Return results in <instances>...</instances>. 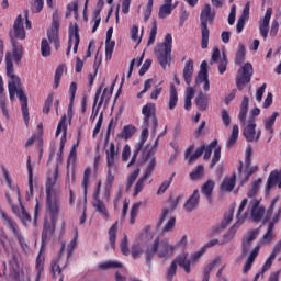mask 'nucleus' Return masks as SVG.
I'll return each instance as SVG.
<instances>
[{"instance_id":"18","label":"nucleus","mask_w":281,"mask_h":281,"mask_svg":"<svg viewBox=\"0 0 281 281\" xmlns=\"http://www.w3.org/2000/svg\"><path fill=\"white\" fill-rule=\"evenodd\" d=\"M102 188V181H99L97 184V191L94 193V202L93 207L95 212L103 218L104 221H109L111 218V214L109 213V209H106V205L104 202L100 200V189Z\"/></svg>"},{"instance_id":"54","label":"nucleus","mask_w":281,"mask_h":281,"mask_svg":"<svg viewBox=\"0 0 281 281\" xmlns=\"http://www.w3.org/2000/svg\"><path fill=\"white\" fill-rule=\"evenodd\" d=\"M131 38L136 43V45H139L142 43V34L139 35V26L134 24L131 29Z\"/></svg>"},{"instance_id":"23","label":"nucleus","mask_w":281,"mask_h":281,"mask_svg":"<svg viewBox=\"0 0 281 281\" xmlns=\"http://www.w3.org/2000/svg\"><path fill=\"white\" fill-rule=\"evenodd\" d=\"M273 14V9L268 8L266 10L263 19L259 21V32L265 41L269 36V23H271V15Z\"/></svg>"},{"instance_id":"61","label":"nucleus","mask_w":281,"mask_h":281,"mask_svg":"<svg viewBox=\"0 0 281 281\" xmlns=\"http://www.w3.org/2000/svg\"><path fill=\"white\" fill-rule=\"evenodd\" d=\"M146 178L145 176L140 177L139 180L136 182L135 184V189H134V196H137V194H139V192H142L144 190V186H146Z\"/></svg>"},{"instance_id":"3","label":"nucleus","mask_w":281,"mask_h":281,"mask_svg":"<svg viewBox=\"0 0 281 281\" xmlns=\"http://www.w3.org/2000/svg\"><path fill=\"white\" fill-rule=\"evenodd\" d=\"M106 153V178L104 181V195L109 200L111 196V191L113 190V183H115V175H117V149L115 144L111 143L110 147L105 150Z\"/></svg>"},{"instance_id":"63","label":"nucleus","mask_w":281,"mask_h":281,"mask_svg":"<svg viewBox=\"0 0 281 281\" xmlns=\"http://www.w3.org/2000/svg\"><path fill=\"white\" fill-rule=\"evenodd\" d=\"M176 223L177 218L170 217L162 228V234H168V232H172V229H175Z\"/></svg>"},{"instance_id":"30","label":"nucleus","mask_w":281,"mask_h":281,"mask_svg":"<svg viewBox=\"0 0 281 281\" xmlns=\"http://www.w3.org/2000/svg\"><path fill=\"white\" fill-rule=\"evenodd\" d=\"M249 12H250V3L247 2L245 4L243 13L238 18V21H237V24H236L237 34H240L243 32V30H245V23H246V21H249Z\"/></svg>"},{"instance_id":"53","label":"nucleus","mask_w":281,"mask_h":281,"mask_svg":"<svg viewBox=\"0 0 281 281\" xmlns=\"http://www.w3.org/2000/svg\"><path fill=\"white\" fill-rule=\"evenodd\" d=\"M203 254H205V248H201L196 252L191 254L190 259H188L190 262V267H194L196 262L201 260V256H203Z\"/></svg>"},{"instance_id":"41","label":"nucleus","mask_w":281,"mask_h":281,"mask_svg":"<svg viewBox=\"0 0 281 281\" xmlns=\"http://www.w3.org/2000/svg\"><path fill=\"white\" fill-rule=\"evenodd\" d=\"M122 267H123L122 262L117 260H108L99 263L98 266V268L101 269V271H106L109 269H122Z\"/></svg>"},{"instance_id":"29","label":"nucleus","mask_w":281,"mask_h":281,"mask_svg":"<svg viewBox=\"0 0 281 281\" xmlns=\"http://www.w3.org/2000/svg\"><path fill=\"white\" fill-rule=\"evenodd\" d=\"M259 254H260V245H257L249 252V256L243 268V273H249V271H251V267L254 266V262L256 261V258H258Z\"/></svg>"},{"instance_id":"34","label":"nucleus","mask_w":281,"mask_h":281,"mask_svg":"<svg viewBox=\"0 0 281 281\" xmlns=\"http://www.w3.org/2000/svg\"><path fill=\"white\" fill-rule=\"evenodd\" d=\"M178 103H179V93H177V88H175V85H171L169 90L168 109L170 111L175 110Z\"/></svg>"},{"instance_id":"12","label":"nucleus","mask_w":281,"mask_h":281,"mask_svg":"<svg viewBox=\"0 0 281 281\" xmlns=\"http://www.w3.org/2000/svg\"><path fill=\"white\" fill-rule=\"evenodd\" d=\"M251 76H254V66L251 63H246L237 74L236 85L239 91H243L244 87L251 82Z\"/></svg>"},{"instance_id":"33","label":"nucleus","mask_w":281,"mask_h":281,"mask_svg":"<svg viewBox=\"0 0 281 281\" xmlns=\"http://www.w3.org/2000/svg\"><path fill=\"white\" fill-rule=\"evenodd\" d=\"M236 186V173H233L231 177L224 178L221 190L222 192H232Z\"/></svg>"},{"instance_id":"10","label":"nucleus","mask_w":281,"mask_h":281,"mask_svg":"<svg viewBox=\"0 0 281 281\" xmlns=\"http://www.w3.org/2000/svg\"><path fill=\"white\" fill-rule=\"evenodd\" d=\"M1 218L3 221V224L8 226V228L12 232L13 236L16 237V240L20 245V247L25 251L27 244L25 243V238H23V235L21 234V231L19 229V225L12 217L8 216L5 212L1 211Z\"/></svg>"},{"instance_id":"14","label":"nucleus","mask_w":281,"mask_h":281,"mask_svg":"<svg viewBox=\"0 0 281 281\" xmlns=\"http://www.w3.org/2000/svg\"><path fill=\"white\" fill-rule=\"evenodd\" d=\"M63 251H65V244L61 245L60 255L50 263V273L54 280L63 281V270L67 268V260L63 258Z\"/></svg>"},{"instance_id":"2","label":"nucleus","mask_w":281,"mask_h":281,"mask_svg":"<svg viewBox=\"0 0 281 281\" xmlns=\"http://www.w3.org/2000/svg\"><path fill=\"white\" fill-rule=\"evenodd\" d=\"M58 177V166H56L53 176L46 180V210L48 211L53 227H56L60 212V187L56 184Z\"/></svg>"},{"instance_id":"45","label":"nucleus","mask_w":281,"mask_h":281,"mask_svg":"<svg viewBox=\"0 0 281 281\" xmlns=\"http://www.w3.org/2000/svg\"><path fill=\"white\" fill-rule=\"evenodd\" d=\"M261 183H262V179H258V180L252 182L250 189L247 192L248 199H251V201H252V199H256L254 196H256V194H258Z\"/></svg>"},{"instance_id":"39","label":"nucleus","mask_w":281,"mask_h":281,"mask_svg":"<svg viewBox=\"0 0 281 281\" xmlns=\"http://www.w3.org/2000/svg\"><path fill=\"white\" fill-rule=\"evenodd\" d=\"M238 170H239V177L241 178V186H243V183H247L249 181V177H251L254 172L258 171V167L255 166V167L246 168V170L243 171V166H240Z\"/></svg>"},{"instance_id":"5","label":"nucleus","mask_w":281,"mask_h":281,"mask_svg":"<svg viewBox=\"0 0 281 281\" xmlns=\"http://www.w3.org/2000/svg\"><path fill=\"white\" fill-rule=\"evenodd\" d=\"M175 249L177 246L170 245L168 240L159 241V237H157L151 245H149L145 251L146 260L148 263L153 260L155 255L158 258L168 259L172 254H175Z\"/></svg>"},{"instance_id":"37","label":"nucleus","mask_w":281,"mask_h":281,"mask_svg":"<svg viewBox=\"0 0 281 281\" xmlns=\"http://www.w3.org/2000/svg\"><path fill=\"white\" fill-rule=\"evenodd\" d=\"M238 135H240V128L238 125H233L231 135L226 142V148H232L233 146H236V143L238 142Z\"/></svg>"},{"instance_id":"13","label":"nucleus","mask_w":281,"mask_h":281,"mask_svg":"<svg viewBox=\"0 0 281 281\" xmlns=\"http://www.w3.org/2000/svg\"><path fill=\"white\" fill-rule=\"evenodd\" d=\"M177 265H179V267H182L186 273H190L191 269L190 260H188V252H182L171 262L167 273L168 280H172V278H175V276L177 274Z\"/></svg>"},{"instance_id":"32","label":"nucleus","mask_w":281,"mask_h":281,"mask_svg":"<svg viewBox=\"0 0 281 281\" xmlns=\"http://www.w3.org/2000/svg\"><path fill=\"white\" fill-rule=\"evenodd\" d=\"M249 111V98L244 97L241 104H240V111L238 114V120L240 122V124H246L247 123V113Z\"/></svg>"},{"instance_id":"43","label":"nucleus","mask_w":281,"mask_h":281,"mask_svg":"<svg viewBox=\"0 0 281 281\" xmlns=\"http://www.w3.org/2000/svg\"><path fill=\"white\" fill-rule=\"evenodd\" d=\"M136 131L137 130L135 128V126L126 125L123 127L122 132L119 134V137H121L122 139H131V137L135 135Z\"/></svg>"},{"instance_id":"19","label":"nucleus","mask_w":281,"mask_h":281,"mask_svg":"<svg viewBox=\"0 0 281 281\" xmlns=\"http://www.w3.org/2000/svg\"><path fill=\"white\" fill-rule=\"evenodd\" d=\"M78 45H80V34L78 31V24L70 23L69 25V40L66 55L69 56L72 47L74 54H78Z\"/></svg>"},{"instance_id":"25","label":"nucleus","mask_w":281,"mask_h":281,"mask_svg":"<svg viewBox=\"0 0 281 281\" xmlns=\"http://www.w3.org/2000/svg\"><path fill=\"white\" fill-rule=\"evenodd\" d=\"M15 95L20 100L23 120L25 122V125L27 126L30 124V110L27 109V95H25V92L23 90L15 92Z\"/></svg>"},{"instance_id":"56","label":"nucleus","mask_w":281,"mask_h":281,"mask_svg":"<svg viewBox=\"0 0 281 281\" xmlns=\"http://www.w3.org/2000/svg\"><path fill=\"white\" fill-rule=\"evenodd\" d=\"M172 10H175V7L169 4H162L159 9V18L166 19V16H170V14H172Z\"/></svg>"},{"instance_id":"51","label":"nucleus","mask_w":281,"mask_h":281,"mask_svg":"<svg viewBox=\"0 0 281 281\" xmlns=\"http://www.w3.org/2000/svg\"><path fill=\"white\" fill-rule=\"evenodd\" d=\"M170 206H171V210H169V209H164L162 210V213L160 215V220L158 222V227L161 226L164 221H166V218H168V216H170V214H172V211L177 207V202H171Z\"/></svg>"},{"instance_id":"31","label":"nucleus","mask_w":281,"mask_h":281,"mask_svg":"<svg viewBox=\"0 0 281 281\" xmlns=\"http://www.w3.org/2000/svg\"><path fill=\"white\" fill-rule=\"evenodd\" d=\"M200 199H201V195L199 193V190H194L192 195L189 198V200L184 204L186 212H192L193 210H196V207H199Z\"/></svg>"},{"instance_id":"26","label":"nucleus","mask_w":281,"mask_h":281,"mask_svg":"<svg viewBox=\"0 0 281 281\" xmlns=\"http://www.w3.org/2000/svg\"><path fill=\"white\" fill-rule=\"evenodd\" d=\"M212 61L220 63V65H218L220 74L227 71V55H225V53H223V55L221 57V50L218 48L213 49Z\"/></svg>"},{"instance_id":"17","label":"nucleus","mask_w":281,"mask_h":281,"mask_svg":"<svg viewBox=\"0 0 281 281\" xmlns=\"http://www.w3.org/2000/svg\"><path fill=\"white\" fill-rule=\"evenodd\" d=\"M243 126V135L248 142H258L260 139L262 132L260 130L256 131V119L254 116L249 117Z\"/></svg>"},{"instance_id":"7","label":"nucleus","mask_w":281,"mask_h":281,"mask_svg":"<svg viewBox=\"0 0 281 281\" xmlns=\"http://www.w3.org/2000/svg\"><path fill=\"white\" fill-rule=\"evenodd\" d=\"M5 65H7V76L9 78L8 89L9 98L11 102H14L18 91H23V85L21 83V78L14 75V64H12V54L8 52L5 54Z\"/></svg>"},{"instance_id":"44","label":"nucleus","mask_w":281,"mask_h":281,"mask_svg":"<svg viewBox=\"0 0 281 281\" xmlns=\"http://www.w3.org/2000/svg\"><path fill=\"white\" fill-rule=\"evenodd\" d=\"M221 263V257H215L214 260L209 263V266L204 269V277L202 281H210V273H212V270L216 265Z\"/></svg>"},{"instance_id":"47","label":"nucleus","mask_w":281,"mask_h":281,"mask_svg":"<svg viewBox=\"0 0 281 281\" xmlns=\"http://www.w3.org/2000/svg\"><path fill=\"white\" fill-rule=\"evenodd\" d=\"M117 238V222L109 229V240L112 249H115V240Z\"/></svg>"},{"instance_id":"27","label":"nucleus","mask_w":281,"mask_h":281,"mask_svg":"<svg viewBox=\"0 0 281 281\" xmlns=\"http://www.w3.org/2000/svg\"><path fill=\"white\" fill-rule=\"evenodd\" d=\"M279 115L280 113L273 112L271 116L263 120L265 133L266 135H268L267 142H271V139H273V124H276V120L278 119Z\"/></svg>"},{"instance_id":"4","label":"nucleus","mask_w":281,"mask_h":281,"mask_svg":"<svg viewBox=\"0 0 281 281\" xmlns=\"http://www.w3.org/2000/svg\"><path fill=\"white\" fill-rule=\"evenodd\" d=\"M10 37L13 48V58L15 63H20L21 58H23V46L16 42V38L19 41H25V26L21 15H18L15 19L13 30L10 32Z\"/></svg>"},{"instance_id":"16","label":"nucleus","mask_w":281,"mask_h":281,"mask_svg":"<svg viewBox=\"0 0 281 281\" xmlns=\"http://www.w3.org/2000/svg\"><path fill=\"white\" fill-rule=\"evenodd\" d=\"M61 135L60 137V146L59 150L57 151V161H63V150L65 149V144H67V115L64 114L60 119L57 130H56V137Z\"/></svg>"},{"instance_id":"46","label":"nucleus","mask_w":281,"mask_h":281,"mask_svg":"<svg viewBox=\"0 0 281 281\" xmlns=\"http://www.w3.org/2000/svg\"><path fill=\"white\" fill-rule=\"evenodd\" d=\"M90 179H91V168H86L83 172V179L81 182V188H83L85 199H87V188H89Z\"/></svg>"},{"instance_id":"22","label":"nucleus","mask_w":281,"mask_h":281,"mask_svg":"<svg viewBox=\"0 0 281 281\" xmlns=\"http://www.w3.org/2000/svg\"><path fill=\"white\" fill-rule=\"evenodd\" d=\"M260 234V228H255L251 231H248L243 238V254L241 256H247L249 251H251V245H254V240L258 238V235Z\"/></svg>"},{"instance_id":"52","label":"nucleus","mask_w":281,"mask_h":281,"mask_svg":"<svg viewBox=\"0 0 281 281\" xmlns=\"http://www.w3.org/2000/svg\"><path fill=\"white\" fill-rule=\"evenodd\" d=\"M233 218H234V209H229L224 214V220L221 223V228L225 229V227H227V225L232 223Z\"/></svg>"},{"instance_id":"15","label":"nucleus","mask_w":281,"mask_h":281,"mask_svg":"<svg viewBox=\"0 0 281 281\" xmlns=\"http://www.w3.org/2000/svg\"><path fill=\"white\" fill-rule=\"evenodd\" d=\"M195 89H202L204 93L210 91V75L207 74V61H202L198 76L195 77Z\"/></svg>"},{"instance_id":"60","label":"nucleus","mask_w":281,"mask_h":281,"mask_svg":"<svg viewBox=\"0 0 281 281\" xmlns=\"http://www.w3.org/2000/svg\"><path fill=\"white\" fill-rule=\"evenodd\" d=\"M140 205H142V203L133 204V206L131 209V213H130V223H131V225H134L135 218H137V214L139 212Z\"/></svg>"},{"instance_id":"50","label":"nucleus","mask_w":281,"mask_h":281,"mask_svg":"<svg viewBox=\"0 0 281 281\" xmlns=\"http://www.w3.org/2000/svg\"><path fill=\"white\" fill-rule=\"evenodd\" d=\"M63 74H65V66H58L56 71H55V78H54V89H58L60 86V79L63 78Z\"/></svg>"},{"instance_id":"64","label":"nucleus","mask_w":281,"mask_h":281,"mask_svg":"<svg viewBox=\"0 0 281 281\" xmlns=\"http://www.w3.org/2000/svg\"><path fill=\"white\" fill-rule=\"evenodd\" d=\"M142 254H144V249L142 248L140 244H134L132 246V256L134 259L140 258Z\"/></svg>"},{"instance_id":"49","label":"nucleus","mask_w":281,"mask_h":281,"mask_svg":"<svg viewBox=\"0 0 281 281\" xmlns=\"http://www.w3.org/2000/svg\"><path fill=\"white\" fill-rule=\"evenodd\" d=\"M41 54L43 58H48V56H52V46H49V42L46 38L42 40Z\"/></svg>"},{"instance_id":"6","label":"nucleus","mask_w":281,"mask_h":281,"mask_svg":"<svg viewBox=\"0 0 281 281\" xmlns=\"http://www.w3.org/2000/svg\"><path fill=\"white\" fill-rule=\"evenodd\" d=\"M214 19H216V11L212 10L210 3H206L201 11L200 21H201V33H202V49H207V45L210 43V29L207 25H212L214 23Z\"/></svg>"},{"instance_id":"55","label":"nucleus","mask_w":281,"mask_h":281,"mask_svg":"<svg viewBox=\"0 0 281 281\" xmlns=\"http://www.w3.org/2000/svg\"><path fill=\"white\" fill-rule=\"evenodd\" d=\"M245 45L239 44V48L236 53V57H235V63L236 65H243V63H245Z\"/></svg>"},{"instance_id":"1","label":"nucleus","mask_w":281,"mask_h":281,"mask_svg":"<svg viewBox=\"0 0 281 281\" xmlns=\"http://www.w3.org/2000/svg\"><path fill=\"white\" fill-rule=\"evenodd\" d=\"M246 207L247 210L243 215ZM265 212L266 209L260 204V200L252 199L249 202V200L244 199L237 210L236 223L229 228L228 233L224 235V238L226 239L224 243H229V240L234 238L236 232H238V227L245 223V218H251L255 223H260V221L265 218Z\"/></svg>"},{"instance_id":"38","label":"nucleus","mask_w":281,"mask_h":281,"mask_svg":"<svg viewBox=\"0 0 281 281\" xmlns=\"http://www.w3.org/2000/svg\"><path fill=\"white\" fill-rule=\"evenodd\" d=\"M195 103L201 111H205V109H207V104H210V97L206 93L199 92L195 98Z\"/></svg>"},{"instance_id":"11","label":"nucleus","mask_w":281,"mask_h":281,"mask_svg":"<svg viewBox=\"0 0 281 281\" xmlns=\"http://www.w3.org/2000/svg\"><path fill=\"white\" fill-rule=\"evenodd\" d=\"M15 196H18V201L20 203V207L12 204V198H10L9 194H7V201L11 205L12 212L16 214V216L22 221L23 225H27V223L32 222V217L30 216V213L25 211V206L21 204V192L19 189L14 191Z\"/></svg>"},{"instance_id":"62","label":"nucleus","mask_w":281,"mask_h":281,"mask_svg":"<svg viewBox=\"0 0 281 281\" xmlns=\"http://www.w3.org/2000/svg\"><path fill=\"white\" fill-rule=\"evenodd\" d=\"M203 172L204 168L200 165L190 173V179L192 181H196L198 179H201V177H203Z\"/></svg>"},{"instance_id":"58","label":"nucleus","mask_w":281,"mask_h":281,"mask_svg":"<svg viewBox=\"0 0 281 281\" xmlns=\"http://www.w3.org/2000/svg\"><path fill=\"white\" fill-rule=\"evenodd\" d=\"M78 245V233H76L75 237L71 239V241L67 246V258H71L74 254V249H76Z\"/></svg>"},{"instance_id":"21","label":"nucleus","mask_w":281,"mask_h":281,"mask_svg":"<svg viewBox=\"0 0 281 281\" xmlns=\"http://www.w3.org/2000/svg\"><path fill=\"white\" fill-rule=\"evenodd\" d=\"M155 103H147L143 106L142 113L144 115V126H151L157 131V116L155 115Z\"/></svg>"},{"instance_id":"8","label":"nucleus","mask_w":281,"mask_h":281,"mask_svg":"<svg viewBox=\"0 0 281 281\" xmlns=\"http://www.w3.org/2000/svg\"><path fill=\"white\" fill-rule=\"evenodd\" d=\"M155 54L161 68L166 69L168 65H170V61L172 60V57L170 55L172 54V35L171 34H167L165 36L164 43L157 44L155 48Z\"/></svg>"},{"instance_id":"42","label":"nucleus","mask_w":281,"mask_h":281,"mask_svg":"<svg viewBox=\"0 0 281 281\" xmlns=\"http://www.w3.org/2000/svg\"><path fill=\"white\" fill-rule=\"evenodd\" d=\"M215 182L213 180H207L201 188L202 194H205L206 199H212V192H214Z\"/></svg>"},{"instance_id":"36","label":"nucleus","mask_w":281,"mask_h":281,"mask_svg":"<svg viewBox=\"0 0 281 281\" xmlns=\"http://www.w3.org/2000/svg\"><path fill=\"white\" fill-rule=\"evenodd\" d=\"M0 109L4 117H9L8 108L5 106V89L3 88V77L0 76Z\"/></svg>"},{"instance_id":"20","label":"nucleus","mask_w":281,"mask_h":281,"mask_svg":"<svg viewBox=\"0 0 281 281\" xmlns=\"http://www.w3.org/2000/svg\"><path fill=\"white\" fill-rule=\"evenodd\" d=\"M212 150H214L213 158L211 161V168H214L218 161H221V145L218 140L214 139L207 146L204 145V159L212 157Z\"/></svg>"},{"instance_id":"48","label":"nucleus","mask_w":281,"mask_h":281,"mask_svg":"<svg viewBox=\"0 0 281 281\" xmlns=\"http://www.w3.org/2000/svg\"><path fill=\"white\" fill-rule=\"evenodd\" d=\"M155 166H157V160L155 159V157H149L147 159V167L145 169L143 177L148 179V177L153 175V171L155 170Z\"/></svg>"},{"instance_id":"57","label":"nucleus","mask_w":281,"mask_h":281,"mask_svg":"<svg viewBox=\"0 0 281 281\" xmlns=\"http://www.w3.org/2000/svg\"><path fill=\"white\" fill-rule=\"evenodd\" d=\"M137 177H139V168L135 169L128 177H127V183H126V190H131L133 187V183L137 180Z\"/></svg>"},{"instance_id":"24","label":"nucleus","mask_w":281,"mask_h":281,"mask_svg":"<svg viewBox=\"0 0 281 281\" xmlns=\"http://www.w3.org/2000/svg\"><path fill=\"white\" fill-rule=\"evenodd\" d=\"M148 135H149L148 126L145 125V128L140 133V140L135 146L133 157H132L131 161L128 162L127 168H131V166H133V164H135V161L137 159V155H139V150H142V148H144V144H146V142L148 140Z\"/></svg>"},{"instance_id":"9","label":"nucleus","mask_w":281,"mask_h":281,"mask_svg":"<svg viewBox=\"0 0 281 281\" xmlns=\"http://www.w3.org/2000/svg\"><path fill=\"white\" fill-rule=\"evenodd\" d=\"M60 21L61 16L58 10L54 11L52 16V26L47 33L49 43L55 45V49H60Z\"/></svg>"},{"instance_id":"59","label":"nucleus","mask_w":281,"mask_h":281,"mask_svg":"<svg viewBox=\"0 0 281 281\" xmlns=\"http://www.w3.org/2000/svg\"><path fill=\"white\" fill-rule=\"evenodd\" d=\"M278 201H280V196L277 195L272 201H271V204L266 213V216H265V220H263V223H267V221H269V218H271V215L273 214V210L276 207V204L278 203Z\"/></svg>"},{"instance_id":"35","label":"nucleus","mask_w":281,"mask_h":281,"mask_svg":"<svg viewBox=\"0 0 281 281\" xmlns=\"http://www.w3.org/2000/svg\"><path fill=\"white\" fill-rule=\"evenodd\" d=\"M45 271V257L38 255L35 262V281H41V276Z\"/></svg>"},{"instance_id":"40","label":"nucleus","mask_w":281,"mask_h":281,"mask_svg":"<svg viewBox=\"0 0 281 281\" xmlns=\"http://www.w3.org/2000/svg\"><path fill=\"white\" fill-rule=\"evenodd\" d=\"M27 172H29V192H27V199H30L31 196H33L34 194V173L32 171V164L30 160V156L27 159Z\"/></svg>"},{"instance_id":"28","label":"nucleus","mask_w":281,"mask_h":281,"mask_svg":"<svg viewBox=\"0 0 281 281\" xmlns=\"http://www.w3.org/2000/svg\"><path fill=\"white\" fill-rule=\"evenodd\" d=\"M182 76L186 85L190 87L192 85V76H194V60L188 59L184 64Z\"/></svg>"}]
</instances>
